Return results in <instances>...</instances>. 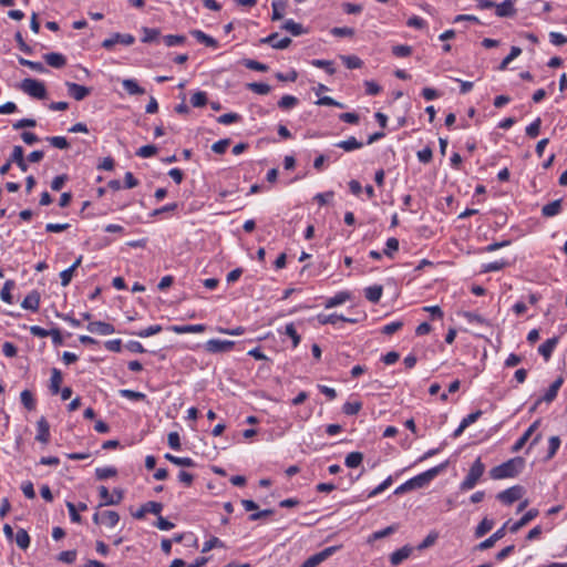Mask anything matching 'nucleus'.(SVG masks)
Wrapping results in <instances>:
<instances>
[{"label": "nucleus", "mask_w": 567, "mask_h": 567, "mask_svg": "<svg viewBox=\"0 0 567 567\" xmlns=\"http://www.w3.org/2000/svg\"><path fill=\"white\" fill-rule=\"evenodd\" d=\"M40 306V293L37 290L31 291L22 301L21 307L32 311H38Z\"/></svg>", "instance_id": "a211bd4d"}, {"label": "nucleus", "mask_w": 567, "mask_h": 567, "mask_svg": "<svg viewBox=\"0 0 567 567\" xmlns=\"http://www.w3.org/2000/svg\"><path fill=\"white\" fill-rule=\"evenodd\" d=\"M47 141L54 147L60 150L69 148L70 144L64 136H51L47 137Z\"/></svg>", "instance_id": "09e8293b"}, {"label": "nucleus", "mask_w": 567, "mask_h": 567, "mask_svg": "<svg viewBox=\"0 0 567 567\" xmlns=\"http://www.w3.org/2000/svg\"><path fill=\"white\" fill-rule=\"evenodd\" d=\"M101 522L109 527H114L120 522V515L115 511H105L101 514Z\"/></svg>", "instance_id": "c756f323"}, {"label": "nucleus", "mask_w": 567, "mask_h": 567, "mask_svg": "<svg viewBox=\"0 0 567 567\" xmlns=\"http://www.w3.org/2000/svg\"><path fill=\"white\" fill-rule=\"evenodd\" d=\"M117 474V470L115 467H99L95 470L96 478L100 481L107 480L110 477H114Z\"/></svg>", "instance_id": "4c0bfd02"}, {"label": "nucleus", "mask_w": 567, "mask_h": 567, "mask_svg": "<svg viewBox=\"0 0 567 567\" xmlns=\"http://www.w3.org/2000/svg\"><path fill=\"white\" fill-rule=\"evenodd\" d=\"M362 403L359 401L346 402L342 406V411L347 415H355L360 412Z\"/></svg>", "instance_id": "c03bdc74"}, {"label": "nucleus", "mask_w": 567, "mask_h": 567, "mask_svg": "<svg viewBox=\"0 0 567 567\" xmlns=\"http://www.w3.org/2000/svg\"><path fill=\"white\" fill-rule=\"evenodd\" d=\"M540 125H542V118L540 117H537L533 123H530L527 127H526V134L530 137V138H535L538 136L539 134V131H540Z\"/></svg>", "instance_id": "5fc2aeb1"}, {"label": "nucleus", "mask_w": 567, "mask_h": 567, "mask_svg": "<svg viewBox=\"0 0 567 567\" xmlns=\"http://www.w3.org/2000/svg\"><path fill=\"white\" fill-rule=\"evenodd\" d=\"M281 29L290 32L292 35H300L305 32L302 24L295 22L293 20H287Z\"/></svg>", "instance_id": "72a5a7b5"}, {"label": "nucleus", "mask_w": 567, "mask_h": 567, "mask_svg": "<svg viewBox=\"0 0 567 567\" xmlns=\"http://www.w3.org/2000/svg\"><path fill=\"white\" fill-rule=\"evenodd\" d=\"M23 158H24V151H23L22 146L16 145L12 150L9 162L18 163V162H22Z\"/></svg>", "instance_id": "338daca9"}, {"label": "nucleus", "mask_w": 567, "mask_h": 567, "mask_svg": "<svg viewBox=\"0 0 567 567\" xmlns=\"http://www.w3.org/2000/svg\"><path fill=\"white\" fill-rule=\"evenodd\" d=\"M190 34L200 43H204L207 47L216 48L218 45L217 40H215L213 37L206 34L205 32L200 30H193L190 31Z\"/></svg>", "instance_id": "cd10ccee"}, {"label": "nucleus", "mask_w": 567, "mask_h": 567, "mask_svg": "<svg viewBox=\"0 0 567 567\" xmlns=\"http://www.w3.org/2000/svg\"><path fill=\"white\" fill-rule=\"evenodd\" d=\"M157 153V147L155 145H144L140 147L136 152V155L142 158H147Z\"/></svg>", "instance_id": "bf43d9fd"}, {"label": "nucleus", "mask_w": 567, "mask_h": 567, "mask_svg": "<svg viewBox=\"0 0 567 567\" xmlns=\"http://www.w3.org/2000/svg\"><path fill=\"white\" fill-rule=\"evenodd\" d=\"M485 471V465L482 463L481 458H476L475 462L472 464L466 477L461 483V489L468 491L472 489L478 480L482 477L483 473Z\"/></svg>", "instance_id": "7ed1b4c3"}, {"label": "nucleus", "mask_w": 567, "mask_h": 567, "mask_svg": "<svg viewBox=\"0 0 567 567\" xmlns=\"http://www.w3.org/2000/svg\"><path fill=\"white\" fill-rule=\"evenodd\" d=\"M14 287V282L12 280H7L1 290V299L7 303L13 302V297L11 295V289Z\"/></svg>", "instance_id": "37998d69"}, {"label": "nucleus", "mask_w": 567, "mask_h": 567, "mask_svg": "<svg viewBox=\"0 0 567 567\" xmlns=\"http://www.w3.org/2000/svg\"><path fill=\"white\" fill-rule=\"evenodd\" d=\"M413 551V547L405 545L400 549L393 551L390 556V561L393 566L400 565L403 560L410 557Z\"/></svg>", "instance_id": "2eb2a0df"}, {"label": "nucleus", "mask_w": 567, "mask_h": 567, "mask_svg": "<svg viewBox=\"0 0 567 567\" xmlns=\"http://www.w3.org/2000/svg\"><path fill=\"white\" fill-rule=\"evenodd\" d=\"M524 487L520 485L512 486L497 494V499L506 505H511L514 502L522 498L524 495Z\"/></svg>", "instance_id": "423d86ee"}, {"label": "nucleus", "mask_w": 567, "mask_h": 567, "mask_svg": "<svg viewBox=\"0 0 567 567\" xmlns=\"http://www.w3.org/2000/svg\"><path fill=\"white\" fill-rule=\"evenodd\" d=\"M505 527H506V525H504L502 528L496 530L492 536H489L488 538H486L485 540L480 543L477 545V549L478 550H485V549H488V548L493 547L497 540H499L501 538L504 537V535H505Z\"/></svg>", "instance_id": "f3484780"}, {"label": "nucleus", "mask_w": 567, "mask_h": 567, "mask_svg": "<svg viewBox=\"0 0 567 567\" xmlns=\"http://www.w3.org/2000/svg\"><path fill=\"white\" fill-rule=\"evenodd\" d=\"M37 427H38V433H37L35 440L43 444H47L50 440V425H49L48 421L45 420V417L42 416L38 421Z\"/></svg>", "instance_id": "4468645a"}, {"label": "nucleus", "mask_w": 567, "mask_h": 567, "mask_svg": "<svg viewBox=\"0 0 567 567\" xmlns=\"http://www.w3.org/2000/svg\"><path fill=\"white\" fill-rule=\"evenodd\" d=\"M169 330L174 331L175 333H200L206 330V327L204 324H184V326H172L169 327Z\"/></svg>", "instance_id": "6ab92c4d"}, {"label": "nucleus", "mask_w": 567, "mask_h": 567, "mask_svg": "<svg viewBox=\"0 0 567 567\" xmlns=\"http://www.w3.org/2000/svg\"><path fill=\"white\" fill-rule=\"evenodd\" d=\"M494 526V522L492 519H488V518H484L480 524L478 526L476 527L475 529V536L477 538L484 536L485 534H487Z\"/></svg>", "instance_id": "e433bc0d"}, {"label": "nucleus", "mask_w": 567, "mask_h": 567, "mask_svg": "<svg viewBox=\"0 0 567 567\" xmlns=\"http://www.w3.org/2000/svg\"><path fill=\"white\" fill-rule=\"evenodd\" d=\"M538 515V511L535 508L529 509L526 512L523 517L514 523L509 530L512 533H517L522 527L526 526L530 520H533Z\"/></svg>", "instance_id": "dca6fc26"}, {"label": "nucleus", "mask_w": 567, "mask_h": 567, "mask_svg": "<svg viewBox=\"0 0 567 567\" xmlns=\"http://www.w3.org/2000/svg\"><path fill=\"white\" fill-rule=\"evenodd\" d=\"M520 53H522L520 48H518V47H512L509 54L503 59V61L501 62V64H499V66H498V70H501V71L506 70V69H507V66H508V64H509L514 59H516Z\"/></svg>", "instance_id": "c9c22d12"}, {"label": "nucleus", "mask_w": 567, "mask_h": 567, "mask_svg": "<svg viewBox=\"0 0 567 567\" xmlns=\"http://www.w3.org/2000/svg\"><path fill=\"white\" fill-rule=\"evenodd\" d=\"M20 399L27 410L32 411L35 409V400L29 390H23L20 394Z\"/></svg>", "instance_id": "f704fd0d"}, {"label": "nucleus", "mask_w": 567, "mask_h": 567, "mask_svg": "<svg viewBox=\"0 0 567 567\" xmlns=\"http://www.w3.org/2000/svg\"><path fill=\"white\" fill-rule=\"evenodd\" d=\"M241 120V116L237 113H226L220 115L217 121L220 124L228 125Z\"/></svg>", "instance_id": "052dcab7"}, {"label": "nucleus", "mask_w": 567, "mask_h": 567, "mask_svg": "<svg viewBox=\"0 0 567 567\" xmlns=\"http://www.w3.org/2000/svg\"><path fill=\"white\" fill-rule=\"evenodd\" d=\"M561 210V199L553 200L542 208V214L545 217H554L558 215Z\"/></svg>", "instance_id": "5701e85b"}, {"label": "nucleus", "mask_w": 567, "mask_h": 567, "mask_svg": "<svg viewBox=\"0 0 567 567\" xmlns=\"http://www.w3.org/2000/svg\"><path fill=\"white\" fill-rule=\"evenodd\" d=\"M235 346L231 340L210 339L205 343V350L209 353H224L230 351Z\"/></svg>", "instance_id": "0eeeda50"}, {"label": "nucleus", "mask_w": 567, "mask_h": 567, "mask_svg": "<svg viewBox=\"0 0 567 567\" xmlns=\"http://www.w3.org/2000/svg\"><path fill=\"white\" fill-rule=\"evenodd\" d=\"M524 464H525V461L523 457L517 456V457L511 458V460L502 463L501 465L493 467L489 471V476L493 480H503V478H508V477H515L520 473V471L524 467Z\"/></svg>", "instance_id": "f257e3e1"}, {"label": "nucleus", "mask_w": 567, "mask_h": 567, "mask_svg": "<svg viewBox=\"0 0 567 567\" xmlns=\"http://www.w3.org/2000/svg\"><path fill=\"white\" fill-rule=\"evenodd\" d=\"M163 41L167 47H175L178 44H183L186 41V38L184 35L178 34H168L163 38Z\"/></svg>", "instance_id": "6e6d98bb"}, {"label": "nucleus", "mask_w": 567, "mask_h": 567, "mask_svg": "<svg viewBox=\"0 0 567 567\" xmlns=\"http://www.w3.org/2000/svg\"><path fill=\"white\" fill-rule=\"evenodd\" d=\"M341 59L348 69H358L362 65V61L355 55H343Z\"/></svg>", "instance_id": "13d9d810"}, {"label": "nucleus", "mask_w": 567, "mask_h": 567, "mask_svg": "<svg viewBox=\"0 0 567 567\" xmlns=\"http://www.w3.org/2000/svg\"><path fill=\"white\" fill-rule=\"evenodd\" d=\"M261 43L270 44L274 49H286L290 45V38L278 39V33H271L270 35L262 38L260 40Z\"/></svg>", "instance_id": "ddd939ff"}, {"label": "nucleus", "mask_w": 567, "mask_h": 567, "mask_svg": "<svg viewBox=\"0 0 567 567\" xmlns=\"http://www.w3.org/2000/svg\"><path fill=\"white\" fill-rule=\"evenodd\" d=\"M190 103L194 107H203L207 103V94L206 92L198 91L193 94L190 99Z\"/></svg>", "instance_id": "49530a36"}, {"label": "nucleus", "mask_w": 567, "mask_h": 567, "mask_svg": "<svg viewBox=\"0 0 567 567\" xmlns=\"http://www.w3.org/2000/svg\"><path fill=\"white\" fill-rule=\"evenodd\" d=\"M362 143L359 142L354 136L349 137L346 141H341L337 144L338 147L342 148L346 152H351L362 147Z\"/></svg>", "instance_id": "2f4dec72"}, {"label": "nucleus", "mask_w": 567, "mask_h": 567, "mask_svg": "<svg viewBox=\"0 0 567 567\" xmlns=\"http://www.w3.org/2000/svg\"><path fill=\"white\" fill-rule=\"evenodd\" d=\"M446 466V463L440 464L435 467H432L412 478H410V482L413 489L422 488L425 485H427L434 477L439 475L440 472H442Z\"/></svg>", "instance_id": "20e7f679"}, {"label": "nucleus", "mask_w": 567, "mask_h": 567, "mask_svg": "<svg viewBox=\"0 0 567 567\" xmlns=\"http://www.w3.org/2000/svg\"><path fill=\"white\" fill-rule=\"evenodd\" d=\"M86 329L92 333H97L101 336L112 334L115 331V329L112 324H110L107 322H103V321L90 322L87 324Z\"/></svg>", "instance_id": "9b49d317"}, {"label": "nucleus", "mask_w": 567, "mask_h": 567, "mask_svg": "<svg viewBox=\"0 0 567 567\" xmlns=\"http://www.w3.org/2000/svg\"><path fill=\"white\" fill-rule=\"evenodd\" d=\"M247 87L250 91H252L254 93H257L260 95H266L271 90L270 85H268L267 83H258V82L248 83Z\"/></svg>", "instance_id": "a19ab883"}, {"label": "nucleus", "mask_w": 567, "mask_h": 567, "mask_svg": "<svg viewBox=\"0 0 567 567\" xmlns=\"http://www.w3.org/2000/svg\"><path fill=\"white\" fill-rule=\"evenodd\" d=\"M225 548V544L218 537H212L209 540L205 542L202 553H207L213 548Z\"/></svg>", "instance_id": "4d7b16f0"}, {"label": "nucleus", "mask_w": 567, "mask_h": 567, "mask_svg": "<svg viewBox=\"0 0 567 567\" xmlns=\"http://www.w3.org/2000/svg\"><path fill=\"white\" fill-rule=\"evenodd\" d=\"M317 318H318V321L321 324H337L340 321L350 322V323L358 322V319H355V318H347V317H343V316H340V315H336V313H332V315H318Z\"/></svg>", "instance_id": "f8f14e48"}, {"label": "nucleus", "mask_w": 567, "mask_h": 567, "mask_svg": "<svg viewBox=\"0 0 567 567\" xmlns=\"http://www.w3.org/2000/svg\"><path fill=\"white\" fill-rule=\"evenodd\" d=\"M142 31L144 34V37L142 38V42H144V43H151V42L155 41L161 34L159 29H152V28H147V27H144L142 29Z\"/></svg>", "instance_id": "ea45409f"}, {"label": "nucleus", "mask_w": 567, "mask_h": 567, "mask_svg": "<svg viewBox=\"0 0 567 567\" xmlns=\"http://www.w3.org/2000/svg\"><path fill=\"white\" fill-rule=\"evenodd\" d=\"M563 382H564V380H563V378H561V377L557 378V379L551 383V385L549 386V389L547 390V392L545 393V395H544V396H542L540 399H542L544 402H546V403H550V402H553V401L556 399L557 393H558V391H559L560 386L563 385Z\"/></svg>", "instance_id": "412c9836"}, {"label": "nucleus", "mask_w": 567, "mask_h": 567, "mask_svg": "<svg viewBox=\"0 0 567 567\" xmlns=\"http://www.w3.org/2000/svg\"><path fill=\"white\" fill-rule=\"evenodd\" d=\"M122 85L125 91L131 95H142L145 93V90L138 85V83L133 79H125L122 81Z\"/></svg>", "instance_id": "bb28decb"}, {"label": "nucleus", "mask_w": 567, "mask_h": 567, "mask_svg": "<svg viewBox=\"0 0 567 567\" xmlns=\"http://www.w3.org/2000/svg\"><path fill=\"white\" fill-rule=\"evenodd\" d=\"M559 446H560V439L558 436L549 437V447H548V453H547L546 460L553 458L554 455L556 454L557 450L559 449Z\"/></svg>", "instance_id": "e2e57ef3"}, {"label": "nucleus", "mask_w": 567, "mask_h": 567, "mask_svg": "<svg viewBox=\"0 0 567 567\" xmlns=\"http://www.w3.org/2000/svg\"><path fill=\"white\" fill-rule=\"evenodd\" d=\"M20 89L31 97L43 100L47 97V89L45 85L35 79H24L20 83Z\"/></svg>", "instance_id": "f03ea898"}, {"label": "nucleus", "mask_w": 567, "mask_h": 567, "mask_svg": "<svg viewBox=\"0 0 567 567\" xmlns=\"http://www.w3.org/2000/svg\"><path fill=\"white\" fill-rule=\"evenodd\" d=\"M163 509V505L161 503H157V502H147L145 504H143L141 506V508L133 514V516L136 518V519H142L145 517V514L146 513H152L154 515H159Z\"/></svg>", "instance_id": "9d476101"}, {"label": "nucleus", "mask_w": 567, "mask_h": 567, "mask_svg": "<svg viewBox=\"0 0 567 567\" xmlns=\"http://www.w3.org/2000/svg\"><path fill=\"white\" fill-rule=\"evenodd\" d=\"M165 458L167 461H169L171 463L178 465V466H184V467H194L195 466V462L190 457H178V456H174L169 453H166Z\"/></svg>", "instance_id": "7c9ffc66"}, {"label": "nucleus", "mask_w": 567, "mask_h": 567, "mask_svg": "<svg viewBox=\"0 0 567 567\" xmlns=\"http://www.w3.org/2000/svg\"><path fill=\"white\" fill-rule=\"evenodd\" d=\"M439 538V534L435 530L429 533V535L417 545L419 550L426 549L435 544Z\"/></svg>", "instance_id": "79ce46f5"}, {"label": "nucleus", "mask_w": 567, "mask_h": 567, "mask_svg": "<svg viewBox=\"0 0 567 567\" xmlns=\"http://www.w3.org/2000/svg\"><path fill=\"white\" fill-rule=\"evenodd\" d=\"M392 53L398 58H405L412 54V47L406 44L394 45Z\"/></svg>", "instance_id": "603ef678"}, {"label": "nucleus", "mask_w": 567, "mask_h": 567, "mask_svg": "<svg viewBox=\"0 0 567 567\" xmlns=\"http://www.w3.org/2000/svg\"><path fill=\"white\" fill-rule=\"evenodd\" d=\"M44 60L50 66L55 69H61L66 64L65 56L56 52L47 53Z\"/></svg>", "instance_id": "aec40b11"}, {"label": "nucleus", "mask_w": 567, "mask_h": 567, "mask_svg": "<svg viewBox=\"0 0 567 567\" xmlns=\"http://www.w3.org/2000/svg\"><path fill=\"white\" fill-rule=\"evenodd\" d=\"M161 331H162V326L154 324V326H150L146 329H143L138 332H132V334H136L140 338H147V337L154 336Z\"/></svg>", "instance_id": "864d4df0"}, {"label": "nucleus", "mask_w": 567, "mask_h": 567, "mask_svg": "<svg viewBox=\"0 0 567 567\" xmlns=\"http://www.w3.org/2000/svg\"><path fill=\"white\" fill-rule=\"evenodd\" d=\"M382 292H383V288L380 285L370 286L364 289L365 298L373 303H377L380 301V299L382 297Z\"/></svg>", "instance_id": "393cba45"}, {"label": "nucleus", "mask_w": 567, "mask_h": 567, "mask_svg": "<svg viewBox=\"0 0 567 567\" xmlns=\"http://www.w3.org/2000/svg\"><path fill=\"white\" fill-rule=\"evenodd\" d=\"M65 85L68 87V93L76 101L84 100L91 93V87L84 85L73 82H66Z\"/></svg>", "instance_id": "1a4fd4ad"}, {"label": "nucleus", "mask_w": 567, "mask_h": 567, "mask_svg": "<svg viewBox=\"0 0 567 567\" xmlns=\"http://www.w3.org/2000/svg\"><path fill=\"white\" fill-rule=\"evenodd\" d=\"M120 394L123 398L134 400V401H142V400L146 399V395L144 393L137 392L134 390H128V389L120 390Z\"/></svg>", "instance_id": "8fccbe9b"}, {"label": "nucleus", "mask_w": 567, "mask_h": 567, "mask_svg": "<svg viewBox=\"0 0 567 567\" xmlns=\"http://www.w3.org/2000/svg\"><path fill=\"white\" fill-rule=\"evenodd\" d=\"M76 558V550L61 551L58 556V560L64 564H72Z\"/></svg>", "instance_id": "69168bd1"}, {"label": "nucleus", "mask_w": 567, "mask_h": 567, "mask_svg": "<svg viewBox=\"0 0 567 567\" xmlns=\"http://www.w3.org/2000/svg\"><path fill=\"white\" fill-rule=\"evenodd\" d=\"M244 65L249 69V70H254V71H259V72H266L268 71V65L264 64V63H260L258 61H255V60H250V59H247L244 61Z\"/></svg>", "instance_id": "680f3d73"}, {"label": "nucleus", "mask_w": 567, "mask_h": 567, "mask_svg": "<svg viewBox=\"0 0 567 567\" xmlns=\"http://www.w3.org/2000/svg\"><path fill=\"white\" fill-rule=\"evenodd\" d=\"M363 461V454L361 452H351L346 456L344 463L348 467H358Z\"/></svg>", "instance_id": "473e14b6"}, {"label": "nucleus", "mask_w": 567, "mask_h": 567, "mask_svg": "<svg viewBox=\"0 0 567 567\" xmlns=\"http://www.w3.org/2000/svg\"><path fill=\"white\" fill-rule=\"evenodd\" d=\"M16 543L21 549H27L30 545V536L25 529H19L16 535Z\"/></svg>", "instance_id": "58836bf2"}, {"label": "nucleus", "mask_w": 567, "mask_h": 567, "mask_svg": "<svg viewBox=\"0 0 567 567\" xmlns=\"http://www.w3.org/2000/svg\"><path fill=\"white\" fill-rule=\"evenodd\" d=\"M99 494L100 497L103 499L100 506L117 505L124 498V492L121 488H115L113 491V494H110L109 489L105 486H100Z\"/></svg>", "instance_id": "39448f33"}, {"label": "nucleus", "mask_w": 567, "mask_h": 567, "mask_svg": "<svg viewBox=\"0 0 567 567\" xmlns=\"http://www.w3.org/2000/svg\"><path fill=\"white\" fill-rule=\"evenodd\" d=\"M285 333L291 338L292 340V347L296 348L298 347V344L300 343V336L298 334L296 328H295V324L293 323H288L286 326V329H285Z\"/></svg>", "instance_id": "3c124183"}, {"label": "nucleus", "mask_w": 567, "mask_h": 567, "mask_svg": "<svg viewBox=\"0 0 567 567\" xmlns=\"http://www.w3.org/2000/svg\"><path fill=\"white\" fill-rule=\"evenodd\" d=\"M558 343V338L554 337L548 340H546L543 344L539 346L538 352L544 357V359L547 361L551 357V353L555 349V347Z\"/></svg>", "instance_id": "4be33fe9"}, {"label": "nucleus", "mask_w": 567, "mask_h": 567, "mask_svg": "<svg viewBox=\"0 0 567 567\" xmlns=\"http://www.w3.org/2000/svg\"><path fill=\"white\" fill-rule=\"evenodd\" d=\"M18 61L21 65L28 66L35 72H39V73L47 72L45 66L41 62H33V61L27 60L24 58H19Z\"/></svg>", "instance_id": "de8ad7c7"}, {"label": "nucleus", "mask_w": 567, "mask_h": 567, "mask_svg": "<svg viewBox=\"0 0 567 567\" xmlns=\"http://www.w3.org/2000/svg\"><path fill=\"white\" fill-rule=\"evenodd\" d=\"M349 299H350V293L346 292V291H341V292L337 293L336 296H333L332 298H329L326 301L324 307L327 309L333 308V307L344 303Z\"/></svg>", "instance_id": "c85d7f7f"}, {"label": "nucleus", "mask_w": 567, "mask_h": 567, "mask_svg": "<svg viewBox=\"0 0 567 567\" xmlns=\"http://www.w3.org/2000/svg\"><path fill=\"white\" fill-rule=\"evenodd\" d=\"M230 144L229 138L219 140L212 145V151L216 154H224Z\"/></svg>", "instance_id": "0e129e2a"}, {"label": "nucleus", "mask_w": 567, "mask_h": 567, "mask_svg": "<svg viewBox=\"0 0 567 567\" xmlns=\"http://www.w3.org/2000/svg\"><path fill=\"white\" fill-rule=\"evenodd\" d=\"M495 8L498 17H513L516 12L512 0H505L501 4H496Z\"/></svg>", "instance_id": "b1692460"}, {"label": "nucleus", "mask_w": 567, "mask_h": 567, "mask_svg": "<svg viewBox=\"0 0 567 567\" xmlns=\"http://www.w3.org/2000/svg\"><path fill=\"white\" fill-rule=\"evenodd\" d=\"M62 383V373L59 369L53 368L51 370V379H50V391L52 394H58L60 392V386Z\"/></svg>", "instance_id": "a878e982"}, {"label": "nucleus", "mask_w": 567, "mask_h": 567, "mask_svg": "<svg viewBox=\"0 0 567 567\" xmlns=\"http://www.w3.org/2000/svg\"><path fill=\"white\" fill-rule=\"evenodd\" d=\"M322 557L317 553L303 561L300 567H317L322 563Z\"/></svg>", "instance_id": "774afa93"}, {"label": "nucleus", "mask_w": 567, "mask_h": 567, "mask_svg": "<svg viewBox=\"0 0 567 567\" xmlns=\"http://www.w3.org/2000/svg\"><path fill=\"white\" fill-rule=\"evenodd\" d=\"M298 104V99L292 95H284L279 102L278 106L282 110H289L295 107Z\"/></svg>", "instance_id": "a18cd8bd"}, {"label": "nucleus", "mask_w": 567, "mask_h": 567, "mask_svg": "<svg viewBox=\"0 0 567 567\" xmlns=\"http://www.w3.org/2000/svg\"><path fill=\"white\" fill-rule=\"evenodd\" d=\"M135 42V38L128 33H114L111 38L105 39L102 42V47L106 50L112 49L116 43H122L124 45H132Z\"/></svg>", "instance_id": "6e6552de"}]
</instances>
